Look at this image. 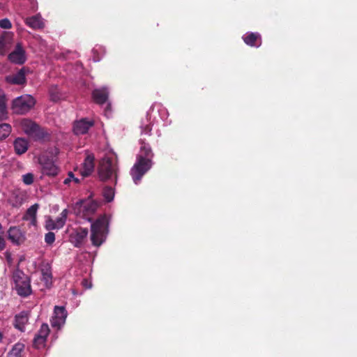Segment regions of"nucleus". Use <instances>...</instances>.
I'll return each instance as SVG.
<instances>
[{
	"instance_id": "1",
	"label": "nucleus",
	"mask_w": 357,
	"mask_h": 357,
	"mask_svg": "<svg viewBox=\"0 0 357 357\" xmlns=\"http://www.w3.org/2000/svg\"><path fill=\"white\" fill-rule=\"evenodd\" d=\"M140 151L137 155V161L130 170V174L135 184H138L142 176L152 167L151 158L153 153L148 144L140 139Z\"/></svg>"
},
{
	"instance_id": "2",
	"label": "nucleus",
	"mask_w": 357,
	"mask_h": 357,
	"mask_svg": "<svg viewBox=\"0 0 357 357\" xmlns=\"http://www.w3.org/2000/svg\"><path fill=\"white\" fill-rule=\"evenodd\" d=\"M109 222L106 215L100 216L91 225L90 238L94 246H100L105 241L108 232Z\"/></svg>"
},
{
	"instance_id": "3",
	"label": "nucleus",
	"mask_w": 357,
	"mask_h": 357,
	"mask_svg": "<svg viewBox=\"0 0 357 357\" xmlns=\"http://www.w3.org/2000/svg\"><path fill=\"white\" fill-rule=\"evenodd\" d=\"M98 172L100 179L102 181L112 179L113 177L116 181L118 173L116 158L114 156L103 158L100 162Z\"/></svg>"
},
{
	"instance_id": "4",
	"label": "nucleus",
	"mask_w": 357,
	"mask_h": 357,
	"mask_svg": "<svg viewBox=\"0 0 357 357\" xmlns=\"http://www.w3.org/2000/svg\"><path fill=\"white\" fill-rule=\"evenodd\" d=\"M12 281L14 289L20 296L27 297L32 293L31 280L22 271L15 269L12 275Z\"/></svg>"
},
{
	"instance_id": "5",
	"label": "nucleus",
	"mask_w": 357,
	"mask_h": 357,
	"mask_svg": "<svg viewBox=\"0 0 357 357\" xmlns=\"http://www.w3.org/2000/svg\"><path fill=\"white\" fill-rule=\"evenodd\" d=\"M35 98L28 94H25L15 98L12 102V109L17 114H25L35 105Z\"/></svg>"
},
{
	"instance_id": "6",
	"label": "nucleus",
	"mask_w": 357,
	"mask_h": 357,
	"mask_svg": "<svg viewBox=\"0 0 357 357\" xmlns=\"http://www.w3.org/2000/svg\"><path fill=\"white\" fill-rule=\"evenodd\" d=\"M20 128L24 132L36 140L44 138L45 133L41 128L29 119H22L18 121Z\"/></svg>"
},
{
	"instance_id": "7",
	"label": "nucleus",
	"mask_w": 357,
	"mask_h": 357,
	"mask_svg": "<svg viewBox=\"0 0 357 357\" xmlns=\"http://www.w3.org/2000/svg\"><path fill=\"white\" fill-rule=\"evenodd\" d=\"M156 107L158 112L161 116V118L162 119H165L167 115V111L166 110V109L162 107L161 105H157ZM155 108V105L153 106L146 113V118L142 120L140 125L142 134L150 135L151 131L152 130V126L154 123V119L152 120L151 119Z\"/></svg>"
},
{
	"instance_id": "8",
	"label": "nucleus",
	"mask_w": 357,
	"mask_h": 357,
	"mask_svg": "<svg viewBox=\"0 0 357 357\" xmlns=\"http://www.w3.org/2000/svg\"><path fill=\"white\" fill-rule=\"evenodd\" d=\"M98 208V204L91 199L82 200L76 204L75 210L77 213L82 217L91 221L89 218L93 214Z\"/></svg>"
},
{
	"instance_id": "9",
	"label": "nucleus",
	"mask_w": 357,
	"mask_h": 357,
	"mask_svg": "<svg viewBox=\"0 0 357 357\" xmlns=\"http://www.w3.org/2000/svg\"><path fill=\"white\" fill-rule=\"evenodd\" d=\"M68 215V210L66 208L56 220H53L50 216L45 217V228L48 231L61 229L66 224Z\"/></svg>"
},
{
	"instance_id": "10",
	"label": "nucleus",
	"mask_w": 357,
	"mask_h": 357,
	"mask_svg": "<svg viewBox=\"0 0 357 357\" xmlns=\"http://www.w3.org/2000/svg\"><path fill=\"white\" fill-rule=\"evenodd\" d=\"M38 162L42 167L44 174L48 176H56L58 174V167L52 159L50 158L46 153H42L38 157Z\"/></svg>"
},
{
	"instance_id": "11",
	"label": "nucleus",
	"mask_w": 357,
	"mask_h": 357,
	"mask_svg": "<svg viewBox=\"0 0 357 357\" xmlns=\"http://www.w3.org/2000/svg\"><path fill=\"white\" fill-rule=\"evenodd\" d=\"M67 315L68 313L64 307L55 306L50 320L52 327L58 330L61 328L66 323Z\"/></svg>"
},
{
	"instance_id": "12",
	"label": "nucleus",
	"mask_w": 357,
	"mask_h": 357,
	"mask_svg": "<svg viewBox=\"0 0 357 357\" xmlns=\"http://www.w3.org/2000/svg\"><path fill=\"white\" fill-rule=\"evenodd\" d=\"M8 59L11 63L20 65L26 61V52L20 43H17L15 49L8 54Z\"/></svg>"
},
{
	"instance_id": "13",
	"label": "nucleus",
	"mask_w": 357,
	"mask_h": 357,
	"mask_svg": "<svg viewBox=\"0 0 357 357\" xmlns=\"http://www.w3.org/2000/svg\"><path fill=\"white\" fill-rule=\"evenodd\" d=\"M50 333V328L47 324L41 325L39 331L36 334L33 339V346L36 349L45 347L47 337Z\"/></svg>"
},
{
	"instance_id": "14",
	"label": "nucleus",
	"mask_w": 357,
	"mask_h": 357,
	"mask_svg": "<svg viewBox=\"0 0 357 357\" xmlns=\"http://www.w3.org/2000/svg\"><path fill=\"white\" fill-rule=\"evenodd\" d=\"M88 229L86 228L79 227L75 229L70 235V241L76 248H80L87 235Z\"/></svg>"
},
{
	"instance_id": "15",
	"label": "nucleus",
	"mask_w": 357,
	"mask_h": 357,
	"mask_svg": "<svg viewBox=\"0 0 357 357\" xmlns=\"http://www.w3.org/2000/svg\"><path fill=\"white\" fill-rule=\"evenodd\" d=\"M93 124L94 122L91 120L81 119L74 123L73 132L77 135L86 134Z\"/></svg>"
},
{
	"instance_id": "16",
	"label": "nucleus",
	"mask_w": 357,
	"mask_h": 357,
	"mask_svg": "<svg viewBox=\"0 0 357 357\" xmlns=\"http://www.w3.org/2000/svg\"><path fill=\"white\" fill-rule=\"evenodd\" d=\"M29 321V313L25 311H22L19 314H17L15 317L14 326L15 328L21 332L25 331V326Z\"/></svg>"
},
{
	"instance_id": "17",
	"label": "nucleus",
	"mask_w": 357,
	"mask_h": 357,
	"mask_svg": "<svg viewBox=\"0 0 357 357\" xmlns=\"http://www.w3.org/2000/svg\"><path fill=\"white\" fill-rule=\"evenodd\" d=\"M94 159L95 158L93 154L86 155L80 171L82 176H88L93 172L94 169Z\"/></svg>"
},
{
	"instance_id": "18",
	"label": "nucleus",
	"mask_w": 357,
	"mask_h": 357,
	"mask_svg": "<svg viewBox=\"0 0 357 357\" xmlns=\"http://www.w3.org/2000/svg\"><path fill=\"white\" fill-rule=\"evenodd\" d=\"M25 24L33 29H40L45 26V22L40 14L26 17L24 20Z\"/></svg>"
},
{
	"instance_id": "19",
	"label": "nucleus",
	"mask_w": 357,
	"mask_h": 357,
	"mask_svg": "<svg viewBox=\"0 0 357 357\" xmlns=\"http://www.w3.org/2000/svg\"><path fill=\"white\" fill-rule=\"evenodd\" d=\"M39 208V205L38 204H34L31 206L26 211L25 214L23 216V220L26 221H29V224L32 226H36L37 220L36 215L37 211Z\"/></svg>"
},
{
	"instance_id": "20",
	"label": "nucleus",
	"mask_w": 357,
	"mask_h": 357,
	"mask_svg": "<svg viewBox=\"0 0 357 357\" xmlns=\"http://www.w3.org/2000/svg\"><path fill=\"white\" fill-rule=\"evenodd\" d=\"M6 80L13 84H23L26 82L25 71L22 68L16 73L8 75L6 77Z\"/></svg>"
},
{
	"instance_id": "21",
	"label": "nucleus",
	"mask_w": 357,
	"mask_h": 357,
	"mask_svg": "<svg viewBox=\"0 0 357 357\" xmlns=\"http://www.w3.org/2000/svg\"><path fill=\"white\" fill-rule=\"evenodd\" d=\"M243 39L248 45L252 47H259L261 45V36L259 33H248Z\"/></svg>"
},
{
	"instance_id": "22",
	"label": "nucleus",
	"mask_w": 357,
	"mask_h": 357,
	"mask_svg": "<svg viewBox=\"0 0 357 357\" xmlns=\"http://www.w3.org/2000/svg\"><path fill=\"white\" fill-rule=\"evenodd\" d=\"M109 91L105 87L95 89L92 93L94 101L100 105L105 103L108 97Z\"/></svg>"
},
{
	"instance_id": "23",
	"label": "nucleus",
	"mask_w": 357,
	"mask_h": 357,
	"mask_svg": "<svg viewBox=\"0 0 357 357\" xmlns=\"http://www.w3.org/2000/svg\"><path fill=\"white\" fill-rule=\"evenodd\" d=\"M29 148V142L26 139L22 137H17L14 141L15 151L18 155L24 153Z\"/></svg>"
},
{
	"instance_id": "24",
	"label": "nucleus",
	"mask_w": 357,
	"mask_h": 357,
	"mask_svg": "<svg viewBox=\"0 0 357 357\" xmlns=\"http://www.w3.org/2000/svg\"><path fill=\"white\" fill-rule=\"evenodd\" d=\"M41 274V280L45 282V286L47 288L50 287L52 284V275L50 266L48 264L42 268Z\"/></svg>"
},
{
	"instance_id": "25",
	"label": "nucleus",
	"mask_w": 357,
	"mask_h": 357,
	"mask_svg": "<svg viewBox=\"0 0 357 357\" xmlns=\"http://www.w3.org/2000/svg\"><path fill=\"white\" fill-rule=\"evenodd\" d=\"M8 238L14 243L19 244L22 239L20 229L16 227H10L8 230Z\"/></svg>"
},
{
	"instance_id": "26",
	"label": "nucleus",
	"mask_w": 357,
	"mask_h": 357,
	"mask_svg": "<svg viewBox=\"0 0 357 357\" xmlns=\"http://www.w3.org/2000/svg\"><path fill=\"white\" fill-rule=\"evenodd\" d=\"M24 344L17 342L13 345L11 350L8 353L7 357H22V352L24 350Z\"/></svg>"
},
{
	"instance_id": "27",
	"label": "nucleus",
	"mask_w": 357,
	"mask_h": 357,
	"mask_svg": "<svg viewBox=\"0 0 357 357\" xmlns=\"http://www.w3.org/2000/svg\"><path fill=\"white\" fill-rule=\"evenodd\" d=\"M12 128L8 123L0 124V141L7 138L11 133Z\"/></svg>"
},
{
	"instance_id": "28",
	"label": "nucleus",
	"mask_w": 357,
	"mask_h": 357,
	"mask_svg": "<svg viewBox=\"0 0 357 357\" xmlns=\"http://www.w3.org/2000/svg\"><path fill=\"white\" fill-rule=\"evenodd\" d=\"M50 96L51 100L54 102L59 100L62 97L61 93H60L59 89L56 86H52L50 88Z\"/></svg>"
},
{
	"instance_id": "29",
	"label": "nucleus",
	"mask_w": 357,
	"mask_h": 357,
	"mask_svg": "<svg viewBox=\"0 0 357 357\" xmlns=\"http://www.w3.org/2000/svg\"><path fill=\"white\" fill-rule=\"evenodd\" d=\"M102 193L107 202H109L113 200L114 197V190L112 188L105 187Z\"/></svg>"
},
{
	"instance_id": "30",
	"label": "nucleus",
	"mask_w": 357,
	"mask_h": 357,
	"mask_svg": "<svg viewBox=\"0 0 357 357\" xmlns=\"http://www.w3.org/2000/svg\"><path fill=\"white\" fill-rule=\"evenodd\" d=\"M55 241V234L54 233L50 231L48 233H47L45 236V241L47 244L51 245Z\"/></svg>"
},
{
	"instance_id": "31",
	"label": "nucleus",
	"mask_w": 357,
	"mask_h": 357,
	"mask_svg": "<svg viewBox=\"0 0 357 357\" xmlns=\"http://www.w3.org/2000/svg\"><path fill=\"white\" fill-rule=\"evenodd\" d=\"M22 181L26 185H31L33 182V175L31 173L26 174L23 175Z\"/></svg>"
},
{
	"instance_id": "32",
	"label": "nucleus",
	"mask_w": 357,
	"mask_h": 357,
	"mask_svg": "<svg viewBox=\"0 0 357 357\" xmlns=\"http://www.w3.org/2000/svg\"><path fill=\"white\" fill-rule=\"evenodd\" d=\"M0 27L5 29H9L12 27V24L8 18L0 20Z\"/></svg>"
},
{
	"instance_id": "33",
	"label": "nucleus",
	"mask_w": 357,
	"mask_h": 357,
	"mask_svg": "<svg viewBox=\"0 0 357 357\" xmlns=\"http://www.w3.org/2000/svg\"><path fill=\"white\" fill-rule=\"evenodd\" d=\"M8 109L7 107H0V121H4L8 119Z\"/></svg>"
},
{
	"instance_id": "34",
	"label": "nucleus",
	"mask_w": 357,
	"mask_h": 357,
	"mask_svg": "<svg viewBox=\"0 0 357 357\" xmlns=\"http://www.w3.org/2000/svg\"><path fill=\"white\" fill-rule=\"evenodd\" d=\"M6 52V45L4 38H0V55H3Z\"/></svg>"
},
{
	"instance_id": "35",
	"label": "nucleus",
	"mask_w": 357,
	"mask_h": 357,
	"mask_svg": "<svg viewBox=\"0 0 357 357\" xmlns=\"http://www.w3.org/2000/svg\"><path fill=\"white\" fill-rule=\"evenodd\" d=\"M7 107V98L4 93L0 91V107Z\"/></svg>"
},
{
	"instance_id": "36",
	"label": "nucleus",
	"mask_w": 357,
	"mask_h": 357,
	"mask_svg": "<svg viewBox=\"0 0 357 357\" xmlns=\"http://www.w3.org/2000/svg\"><path fill=\"white\" fill-rule=\"evenodd\" d=\"M2 227L0 224V250H2L5 248V241L3 237Z\"/></svg>"
},
{
	"instance_id": "37",
	"label": "nucleus",
	"mask_w": 357,
	"mask_h": 357,
	"mask_svg": "<svg viewBox=\"0 0 357 357\" xmlns=\"http://www.w3.org/2000/svg\"><path fill=\"white\" fill-rule=\"evenodd\" d=\"M73 178H75V176L72 172H70L68 173V177L63 181L64 184H69L73 181Z\"/></svg>"
},
{
	"instance_id": "38",
	"label": "nucleus",
	"mask_w": 357,
	"mask_h": 357,
	"mask_svg": "<svg viewBox=\"0 0 357 357\" xmlns=\"http://www.w3.org/2000/svg\"><path fill=\"white\" fill-rule=\"evenodd\" d=\"M82 284L87 289H89L91 287V283H89L87 280H84L83 282H82Z\"/></svg>"
},
{
	"instance_id": "39",
	"label": "nucleus",
	"mask_w": 357,
	"mask_h": 357,
	"mask_svg": "<svg viewBox=\"0 0 357 357\" xmlns=\"http://www.w3.org/2000/svg\"><path fill=\"white\" fill-rule=\"evenodd\" d=\"M110 113V105H107L105 111V115L109 117V114Z\"/></svg>"
},
{
	"instance_id": "40",
	"label": "nucleus",
	"mask_w": 357,
	"mask_h": 357,
	"mask_svg": "<svg viewBox=\"0 0 357 357\" xmlns=\"http://www.w3.org/2000/svg\"><path fill=\"white\" fill-rule=\"evenodd\" d=\"M73 181H74L75 183H79V179L75 177V178L73 179Z\"/></svg>"
},
{
	"instance_id": "41",
	"label": "nucleus",
	"mask_w": 357,
	"mask_h": 357,
	"mask_svg": "<svg viewBox=\"0 0 357 357\" xmlns=\"http://www.w3.org/2000/svg\"><path fill=\"white\" fill-rule=\"evenodd\" d=\"M3 338V333L0 331V342H2Z\"/></svg>"
},
{
	"instance_id": "42",
	"label": "nucleus",
	"mask_w": 357,
	"mask_h": 357,
	"mask_svg": "<svg viewBox=\"0 0 357 357\" xmlns=\"http://www.w3.org/2000/svg\"><path fill=\"white\" fill-rule=\"evenodd\" d=\"M93 61L97 62V61H100V58L93 57Z\"/></svg>"
},
{
	"instance_id": "43",
	"label": "nucleus",
	"mask_w": 357,
	"mask_h": 357,
	"mask_svg": "<svg viewBox=\"0 0 357 357\" xmlns=\"http://www.w3.org/2000/svg\"><path fill=\"white\" fill-rule=\"evenodd\" d=\"M96 51H97V49H96V48H94V49L93 50V52H95Z\"/></svg>"
}]
</instances>
